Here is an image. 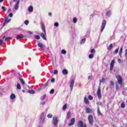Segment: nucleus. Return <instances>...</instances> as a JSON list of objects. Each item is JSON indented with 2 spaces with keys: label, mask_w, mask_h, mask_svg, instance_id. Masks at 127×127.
<instances>
[{
  "label": "nucleus",
  "mask_w": 127,
  "mask_h": 127,
  "mask_svg": "<svg viewBox=\"0 0 127 127\" xmlns=\"http://www.w3.org/2000/svg\"><path fill=\"white\" fill-rule=\"evenodd\" d=\"M3 1V0H0V2H2Z\"/></svg>",
  "instance_id": "obj_63"
},
{
  "label": "nucleus",
  "mask_w": 127,
  "mask_h": 127,
  "mask_svg": "<svg viewBox=\"0 0 127 127\" xmlns=\"http://www.w3.org/2000/svg\"><path fill=\"white\" fill-rule=\"evenodd\" d=\"M125 56L126 57V58L127 59V49L125 50Z\"/></svg>",
  "instance_id": "obj_51"
},
{
  "label": "nucleus",
  "mask_w": 127,
  "mask_h": 127,
  "mask_svg": "<svg viewBox=\"0 0 127 127\" xmlns=\"http://www.w3.org/2000/svg\"><path fill=\"white\" fill-rule=\"evenodd\" d=\"M51 82L52 83H54L55 82V79L54 78L52 79Z\"/></svg>",
  "instance_id": "obj_55"
},
{
  "label": "nucleus",
  "mask_w": 127,
  "mask_h": 127,
  "mask_svg": "<svg viewBox=\"0 0 127 127\" xmlns=\"http://www.w3.org/2000/svg\"><path fill=\"white\" fill-rule=\"evenodd\" d=\"M90 31H87L86 32V35H88V36H89L90 35Z\"/></svg>",
  "instance_id": "obj_49"
},
{
  "label": "nucleus",
  "mask_w": 127,
  "mask_h": 127,
  "mask_svg": "<svg viewBox=\"0 0 127 127\" xmlns=\"http://www.w3.org/2000/svg\"><path fill=\"white\" fill-rule=\"evenodd\" d=\"M54 75H57L58 74V71L57 70H55L54 72Z\"/></svg>",
  "instance_id": "obj_40"
},
{
  "label": "nucleus",
  "mask_w": 127,
  "mask_h": 127,
  "mask_svg": "<svg viewBox=\"0 0 127 127\" xmlns=\"http://www.w3.org/2000/svg\"><path fill=\"white\" fill-rule=\"evenodd\" d=\"M28 32L29 34H32V32L29 31Z\"/></svg>",
  "instance_id": "obj_60"
},
{
  "label": "nucleus",
  "mask_w": 127,
  "mask_h": 127,
  "mask_svg": "<svg viewBox=\"0 0 127 127\" xmlns=\"http://www.w3.org/2000/svg\"><path fill=\"white\" fill-rule=\"evenodd\" d=\"M75 81L73 79H71V82L69 83V86L70 87V91H72L73 87H74V83Z\"/></svg>",
  "instance_id": "obj_9"
},
{
  "label": "nucleus",
  "mask_w": 127,
  "mask_h": 127,
  "mask_svg": "<svg viewBox=\"0 0 127 127\" xmlns=\"http://www.w3.org/2000/svg\"><path fill=\"white\" fill-rule=\"evenodd\" d=\"M87 120L90 126H93V125H94V118H93L92 115H90L88 116Z\"/></svg>",
  "instance_id": "obj_2"
},
{
  "label": "nucleus",
  "mask_w": 127,
  "mask_h": 127,
  "mask_svg": "<svg viewBox=\"0 0 127 127\" xmlns=\"http://www.w3.org/2000/svg\"><path fill=\"white\" fill-rule=\"evenodd\" d=\"M54 26H56V27H58V26H59V24L57 22H56L54 23Z\"/></svg>",
  "instance_id": "obj_38"
},
{
  "label": "nucleus",
  "mask_w": 127,
  "mask_h": 127,
  "mask_svg": "<svg viewBox=\"0 0 127 127\" xmlns=\"http://www.w3.org/2000/svg\"><path fill=\"white\" fill-rule=\"evenodd\" d=\"M48 84H49L48 81H47V82L44 84V87L45 88H46V87H47V86H48Z\"/></svg>",
  "instance_id": "obj_42"
},
{
  "label": "nucleus",
  "mask_w": 127,
  "mask_h": 127,
  "mask_svg": "<svg viewBox=\"0 0 127 127\" xmlns=\"http://www.w3.org/2000/svg\"><path fill=\"white\" fill-rule=\"evenodd\" d=\"M46 98V95L44 94V95H43V96L41 98V100L42 101H43V100H44L45 98Z\"/></svg>",
  "instance_id": "obj_32"
},
{
  "label": "nucleus",
  "mask_w": 127,
  "mask_h": 127,
  "mask_svg": "<svg viewBox=\"0 0 127 127\" xmlns=\"http://www.w3.org/2000/svg\"><path fill=\"white\" fill-rule=\"evenodd\" d=\"M28 11L29 12H32V11H33V7L32 6H30L29 7Z\"/></svg>",
  "instance_id": "obj_19"
},
{
  "label": "nucleus",
  "mask_w": 127,
  "mask_h": 127,
  "mask_svg": "<svg viewBox=\"0 0 127 127\" xmlns=\"http://www.w3.org/2000/svg\"><path fill=\"white\" fill-rule=\"evenodd\" d=\"M97 95L98 96V99L100 100V99H102V94H101V87H99L97 92Z\"/></svg>",
  "instance_id": "obj_6"
},
{
  "label": "nucleus",
  "mask_w": 127,
  "mask_h": 127,
  "mask_svg": "<svg viewBox=\"0 0 127 127\" xmlns=\"http://www.w3.org/2000/svg\"><path fill=\"white\" fill-rule=\"evenodd\" d=\"M50 93L52 94H54V89H52L51 90V91H50Z\"/></svg>",
  "instance_id": "obj_41"
},
{
  "label": "nucleus",
  "mask_w": 127,
  "mask_h": 127,
  "mask_svg": "<svg viewBox=\"0 0 127 127\" xmlns=\"http://www.w3.org/2000/svg\"><path fill=\"white\" fill-rule=\"evenodd\" d=\"M119 82H116V90L117 91H119V89H120V88L119 87H120V85H119Z\"/></svg>",
  "instance_id": "obj_23"
},
{
  "label": "nucleus",
  "mask_w": 127,
  "mask_h": 127,
  "mask_svg": "<svg viewBox=\"0 0 127 127\" xmlns=\"http://www.w3.org/2000/svg\"><path fill=\"white\" fill-rule=\"evenodd\" d=\"M98 105H102V103L101 102H99Z\"/></svg>",
  "instance_id": "obj_62"
},
{
  "label": "nucleus",
  "mask_w": 127,
  "mask_h": 127,
  "mask_svg": "<svg viewBox=\"0 0 127 127\" xmlns=\"http://www.w3.org/2000/svg\"><path fill=\"white\" fill-rule=\"evenodd\" d=\"M88 57L89 59H93V58H94V55L92 54H90L89 55Z\"/></svg>",
  "instance_id": "obj_28"
},
{
  "label": "nucleus",
  "mask_w": 127,
  "mask_h": 127,
  "mask_svg": "<svg viewBox=\"0 0 127 127\" xmlns=\"http://www.w3.org/2000/svg\"><path fill=\"white\" fill-rule=\"evenodd\" d=\"M45 119V117H44V113H42L41 115L40 118V124H42V123L44 122Z\"/></svg>",
  "instance_id": "obj_7"
},
{
  "label": "nucleus",
  "mask_w": 127,
  "mask_h": 127,
  "mask_svg": "<svg viewBox=\"0 0 127 127\" xmlns=\"http://www.w3.org/2000/svg\"><path fill=\"white\" fill-rule=\"evenodd\" d=\"M118 62L119 63H121V62H122V60H121V59H119Z\"/></svg>",
  "instance_id": "obj_56"
},
{
  "label": "nucleus",
  "mask_w": 127,
  "mask_h": 127,
  "mask_svg": "<svg viewBox=\"0 0 127 127\" xmlns=\"http://www.w3.org/2000/svg\"><path fill=\"white\" fill-rule=\"evenodd\" d=\"M63 74H64V75H67V74H68V71L66 69H63Z\"/></svg>",
  "instance_id": "obj_22"
},
{
  "label": "nucleus",
  "mask_w": 127,
  "mask_h": 127,
  "mask_svg": "<svg viewBox=\"0 0 127 127\" xmlns=\"http://www.w3.org/2000/svg\"><path fill=\"white\" fill-rule=\"evenodd\" d=\"M28 93L29 94H35V92L34 90H28Z\"/></svg>",
  "instance_id": "obj_29"
},
{
  "label": "nucleus",
  "mask_w": 127,
  "mask_h": 127,
  "mask_svg": "<svg viewBox=\"0 0 127 127\" xmlns=\"http://www.w3.org/2000/svg\"><path fill=\"white\" fill-rule=\"evenodd\" d=\"M10 39V37H7L5 38V41H7V40H9Z\"/></svg>",
  "instance_id": "obj_54"
},
{
  "label": "nucleus",
  "mask_w": 127,
  "mask_h": 127,
  "mask_svg": "<svg viewBox=\"0 0 127 127\" xmlns=\"http://www.w3.org/2000/svg\"><path fill=\"white\" fill-rule=\"evenodd\" d=\"M86 112L87 114H90L92 112V110L89 108H86Z\"/></svg>",
  "instance_id": "obj_17"
},
{
  "label": "nucleus",
  "mask_w": 127,
  "mask_h": 127,
  "mask_svg": "<svg viewBox=\"0 0 127 127\" xmlns=\"http://www.w3.org/2000/svg\"><path fill=\"white\" fill-rule=\"evenodd\" d=\"M85 41H86V39H82L81 40V41H80V43H81V44H83V43H85Z\"/></svg>",
  "instance_id": "obj_34"
},
{
  "label": "nucleus",
  "mask_w": 127,
  "mask_h": 127,
  "mask_svg": "<svg viewBox=\"0 0 127 127\" xmlns=\"http://www.w3.org/2000/svg\"><path fill=\"white\" fill-rule=\"evenodd\" d=\"M49 15L50 16H52V13L51 12L49 13Z\"/></svg>",
  "instance_id": "obj_58"
},
{
  "label": "nucleus",
  "mask_w": 127,
  "mask_h": 127,
  "mask_svg": "<svg viewBox=\"0 0 127 127\" xmlns=\"http://www.w3.org/2000/svg\"><path fill=\"white\" fill-rule=\"evenodd\" d=\"M40 104H41V105H45V102H41Z\"/></svg>",
  "instance_id": "obj_57"
},
{
  "label": "nucleus",
  "mask_w": 127,
  "mask_h": 127,
  "mask_svg": "<svg viewBox=\"0 0 127 127\" xmlns=\"http://www.w3.org/2000/svg\"><path fill=\"white\" fill-rule=\"evenodd\" d=\"M10 99H11V100H14V99H15V95L12 93L10 96Z\"/></svg>",
  "instance_id": "obj_16"
},
{
  "label": "nucleus",
  "mask_w": 127,
  "mask_h": 127,
  "mask_svg": "<svg viewBox=\"0 0 127 127\" xmlns=\"http://www.w3.org/2000/svg\"><path fill=\"white\" fill-rule=\"evenodd\" d=\"M11 21V19H8V18H6L4 22V25L6 23H8V22H10Z\"/></svg>",
  "instance_id": "obj_14"
},
{
  "label": "nucleus",
  "mask_w": 127,
  "mask_h": 127,
  "mask_svg": "<svg viewBox=\"0 0 127 127\" xmlns=\"http://www.w3.org/2000/svg\"><path fill=\"white\" fill-rule=\"evenodd\" d=\"M48 118L49 119H52V115H51V114H48Z\"/></svg>",
  "instance_id": "obj_44"
},
{
  "label": "nucleus",
  "mask_w": 127,
  "mask_h": 127,
  "mask_svg": "<svg viewBox=\"0 0 127 127\" xmlns=\"http://www.w3.org/2000/svg\"><path fill=\"white\" fill-rule=\"evenodd\" d=\"M35 38L38 40L40 39V36H39V35H37L35 36Z\"/></svg>",
  "instance_id": "obj_46"
},
{
  "label": "nucleus",
  "mask_w": 127,
  "mask_h": 127,
  "mask_svg": "<svg viewBox=\"0 0 127 127\" xmlns=\"http://www.w3.org/2000/svg\"><path fill=\"white\" fill-rule=\"evenodd\" d=\"M84 126V123H83V121H79L78 124H77V127H82Z\"/></svg>",
  "instance_id": "obj_13"
},
{
  "label": "nucleus",
  "mask_w": 127,
  "mask_h": 127,
  "mask_svg": "<svg viewBox=\"0 0 127 127\" xmlns=\"http://www.w3.org/2000/svg\"><path fill=\"white\" fill-rule=\"evenodd\" d=\"M74 124H75V119L72 118L70 120V123L68 124V126L69 127H71V126L74 125Z\"/></svg>",
  "instance_id": "obj_11"
},
{
  "label": "nucleus",
  "mask_w": 127,
  "mask_h": 127,
  "mask_svg": "<svg viewBox=\"0 0 127 127\" xmlns=\"http://www.w3.org/2000/svg\"><path fill=\"white\" fill-rule=\"evenodd\" d=\"M88 99H89V100H93V97H92V96H91V95H89V96H88Z\"/></svg>",
  "instance_id": "obj_45"
},
{
  "label": "nucleus",
  "mask_w": 127,
  "mask_h": 127,
  "mask_svg": "<svg viewBox=\"0 0 127 127\" xmlns=\"http://www.w3.org/2000/svg\"><path fill=\"white\" fill-rule=\"evenodd\" d=\"M105 78H103L102 79V80H100V82H101V83H104V82H105Z\"/></svg>",
  "instance_id": "obj_48"
},
{
  "label": "nucleus",
  "mask_w": 127,
  "mask_h": 127,
  "mask_svg": "<svg viewBox=\"0 0 127 127\" xmlns=\"http://www.w3.org/2000/svg\"><path fill=\"white\" fill-rule=\"evenodd\" d=\"M41 26L43 31L44 32V33H41V36L43 38V39H44V40H46V37H45V35H46V31L45 30V26L44 25V24L42 22H41Z\"/></svg>",
  "instance_id": "obj_1"
},
{
  "label": "nucleus",
  "mask_w": 127,
  "mask_h": 127,
  "mask_svg": "<svg viewBox=\"0 0 127 127\" xmlns=\"http://www.w3.org/2000/svg\"><path fill=\"white\" fill-rule=\"evenodd\" d=\"M91 79V76H88V79L90 80Z\"/></svg>",
  "instance_id": "obj_64"
},
{
  "label": "nucleus",
  "mask_w": 127,
  "mask_h": 127,
  "mask_svg": "<svg viewBox=\"0 0 127 127\" xmlns=\"http://www.w3.org/2000/svg\"><path fill=\"white\" fill-rule=\"evenodd\" d=\"M113 44H111L109 46V47H108V49L109 50H111V49H112V48L113 47Z\"/></svg>",
  "instance_id": "obj_33"
},
{
  "label": "nucleus",
  "mask_w": 127,
  "mask_h": 127,
  "mask_svg": "<svg viewBox=\"0 0 127 127\" xmlns=\"http://www.w3.org/2000/svg\"><path fill=\"white\" fill-rule=\"evenodd\" d=\"M123 47H122L120 50L119 54L120 56H121V57H122V54L123 53Z\"/></svg>",
  "instance_id": "obj_20"
},
{
  "label": "nucleus",
  "mask_w": 127,
  "mask_h": 127,
  "mask_svg": "<svg viewBox=\"0 0 127 127\" xmlns=\"http://www.w3.org/2000/svg\"><path fill=\"white\" fill-rule=\"evenodd\" d=\"M3 43V40H0V45H1V44H2Z\"/></svg>",
  "instance_id": "obj_53"
},
{
  "label": "nucleus",
  "mask_w": 127,
  "mask_h": 127,
  "mask_svg": "<svg viewBox=\"0 0 127 127\" xmlns=\"http://www.w3.org/2000/svg\"><path fill=\"white\" fill-rule=\"evenodd\" d=\"M111 14H112V12L109 10V11H108L107 12H106V15L107 16H111Z\"/></svg>",
  "instance_id": "obj_25"
},
{
  "label": "nucleus",
  "mask_w": 127,
  "mask_h": 127,
  "mask_svg": "<svg viewBox=\"0 0 127 127\" xmlns=\"http://www.w3.org/2000/svg\"><path fill=\"white\" fill-rule=\"evenodd\" d=\"M96 52V51L95 50V49H92L91 50V53H95Z\"/></svg>",
  "instance_id": "obj_43"
},
{
  "label": "nucleus",
  "mask_w": 127,
  "mask_h": 127,
  "mask_svg": "<svg viewBox=\"0 0 127 127\" xmlns=\"http://www.w3.org/2000/svg\"><path fill=\"white\" fill-rule=\"evenodd\" d=\"M1 9H2L3 11H5V10H6L4 6L1 7Z\"/></svg>",
  "instance_id": "obj_52"
},
{
  "label": "nucleus",
  "mask_w": 127,
  "mask_h": 127,
  "mask_svg": "<svg viewBox=\"0 0 127 127\" xmlns=\"http://www.w3.org/2000/svg\"><path fill=\"white\" fill-rule=\"evenodd\" d=\"M120 48H118L117 49L115 52H114V54H118V53H119V50Z\"/></svg>",
  "instance_id": "obj_30"
},
{
  "label": "nucleus",
  "mask_w": 127,
  "mask_h": 127,
  "mask_svg": "<svg viewBox=\"0 0 127 127\" xmlns=\"http://www.w3.org/2000/svg\"><path fill=\"white\" fill-rule=\"evenodd\" d=\"M1 96H2V93H0V97H1Z\"/></svg>",
  "instance_id": "obj_61"
},
{
  "label": "nucleus",
  "mask_w": 127,
  "mask_h": 127,
  "mask_svg": "<svg viewBox=\"0 0 127 127\" xmlns=\"http://www.w3.org/2000/svg\"><path fill=\"white\" fill-rule=\"evenodd\" d=\"M66 109H67V104H64V106L63 107V110L64 111L65 110H66Z\"/></svg>",
  "instance_id": "obj_35"
},
{
  "label": "nucleus",
  "mask_w": 127,
  "mask_h": 127,
  "mask_svg": "<svg viewBox=\"0 0 127 127\" xmlns=\"http://www.w3.org/2000/svg\"><path fill=\"white\" fill-rule=\"evenodd\" d=\"M12 16H13V15L12 14V13H10L9 14V17H12Z\"/></svg>",
  "instance_id": "obj_50"
},
{
  "label": "nucleus",
  "mask_w": 127,
  "mask_h": 127,
  "mask_svg": "<svg viewBox=\"0 0 127 127\" xmlns=\"http://www.w3.org/2000/svg\"><path fill=\"white\" fill-rule=\"evenodd\" d=\"M121 107L122 109H125L126 105H125V102H123L121 103Z\"/></svg>",
  "instance_id": "obj_26"
},
{
  "label": "nucleus",
  "mask_w": 127,
  "mask_h": 127,
  "mask_svg": "<svg viewBox=\"0 0 127 127\" xmlns=\"http://www.w3.org/2000/svg\"><path fill=\"white\" fill-rule=\"evenodd\" d=\"M61 53H62V54H66V51H65V50H62Z\"/></svg>",
  "instance_id": "obj_37"
},
{
  "label": "nucleus",
  "mask_w": 127,
  "mask_h": 127,
  "mask_svg": "<svg viewBox=\"0 0 127 127\" xmlns=\"http://www.w3.org/2000/svg\"><path fill=\"white\" fill-rule=\"evenodd\" d=\"M73 23H77V18L76 17H74L73 19Z\"/></svg>",
  "instance_id": "obj_36"
},
{
  "label": "nucleus",
  "mask_w": 127,
  "mask_h": 127,
  "mask_svg": "<svg viewBox=\"0 0 127 127\" xmlns=\"http://www.w3.org/2000/svg\"><path fill=\"white\" fill-rule=\"evenodd\" d=\"M17 89H18V90H20V89H21L20 84H19V83H18L17 84Z\"/></svg>",
  "instance_id": "obj_31"
},
{
  "label": "nucleus",
  "mask_w": 127,
  "mask_h": 127,
  "mask_svg": "<svg viewBox=\"0 0 127 127\" xmlns=\"http://www.w3.org/2000/svg\"><path fill=\"white\" fill-rule=\"evenodd\" d=\"M116 78L118 84H119V85H123V78H122V76H121V75H117Z\"/></svg>",
  "instance_id": "obj_3"
},
{
  "label": "nucleus",
  "mask_w": 127,
  "mask_h": 127,
  "mask_svg": "<svg viewBox=\"0 0 127 127\" xmlns=\"http://www.w3.org/2000/svg\"><path fill=\"white\" fill-rule=\"evenodd\" d=\"M19 1H17L15 5V6L14 7V9H15L16 10H17V9H18V7H19Z\"/></svg>",
  "instance_id": "obj_12"
},
{
  "label": "nucleus",
  "mask_w": 127,
  "mask_h": 127,
  "mask_svg": "<svg viewBox=\"0 0 127 127\" xmlns=\"http://www.w3.org/2000/svg\"><path fill=\"white\" fill-rule=\"evenodd\" d=\"M110 84H111V85H112V86H114V85H115V83H114V81H110Z\"/></svg>",
  "instance_id": "obj_47"
},
{
  "label": "nucleus",
  "mask_w": 127,
  "mask_h": 127,
  "mask_svg": "<svg viewBox=\"0 0 127 127\" xmlns=\"http://www.w3.org/2000/svg\"><path fill=\"white\" fill-rule=\"evenodd\" d=\"M19 79L20 80L21 83H22V85H24L25 84V83L23 81V79H21V78L19 77Z\"/></svg>",
  "instance_id": "obj_27"
},
{
  "label": "nucleus",
  "mask_w": 127,
  "mask_h": 127,
  "mask_svg": "<svg viewBox=\"0 0 127 127\" xmlns=\"http://www.w3.org/2000/svg\"><path fill=\"white\" fill-rule=\"evenodd\" d=\"M115 62H116L115 61V60H113L111 61V64H110V71H113L114 66H115Z\"/></svg>",
  "instance_id": "obj_8"
},
{
  "label": "nucleus",
  "mask_w": 127,
  "mask_h": 127,
  "mask_svg": "<svg viewBox=\"0 0 127 127\" xmlns=\"http://www.w3.org/2000/svg\"><path fill=\"white\" fill-rule=\"evenodd\" d=\"M106 24L107 22H106V20H103L102 23L101 32H103V31H104V29H105V27H106Z\"/></svg>",
  "instance_id": "obj_5"
},
{
  "label": "nucleus",
  "mask_w": 127,
  "mask_h": 127,
  "mask_svg": "<svg viewBox=\"0 0 127 127\" xmlns=\"http://www.w3.org/2000/svg\"><path fill=\"white\" fill-rule=\"evenodd\" d=\"M97 114L98 116H102V113H101V111H100V107H98L97 108Z\"/></svg>",
  "instance_id": "obj_21"
},
{
  "label": "nucleus",
  "mask_w": 127,
  "mask_h": 127,
  "mask_svg": "<svg viewBox=\"0 0 127 127\" xmlns=\"http://www.w3.org/2000/svg\"><path fill=\"white\" fill-rule=\"evenodd\" d=\"M24 37V36L22 34H20L18 37H16L17 40H19L20 39H22Z\"/></svg>",
  "instance_id": "obj_15"
},
{
  "label": "nucleus",
  "mask_w": 127,
  "mask_h": 127,
  "mask_svg": "<svg viewBox=\"0 0 127 127\" xmlns=\"http://www.w3.org/2000/svg\"><path fill=\"white\" fill-rule=\"evenodd\" d=\"M11 11V9H9L8 10L7 12H10Z\"/></svg>",
  "instance_id": "obj_59"
},
{
  "label": "nucleus",
  "mask_w": 127,
  "mask_h": 127,
  "mask_svg": "<svg viewBox=\"0 0 127 127\" xmlns=\"http://www.w3.org/2000/svg\"><path fill=\"white\" fill-rule=\"evenodd\" d=\"M71 116V112H68L67 113V117H66V119L69 120L70 116Z\"/></svg>",
  "instance_id": "obj_24"
},
{
  "label": "nucleus",
  "mask_w": 127,
  "mask_h": 127,
  "mask_svg": "<svg viewBox=\"0 0 127 127\" xmlns=\"http://www.w3.org/2000/svg\"><path fill=\"white\" fill-rule=\"evenodd\" d=\"M38 46L39 47H40L41 48H42V49H43V50H44V49H45V46L41 43H39L38 44Z\"/></svg>",
  "instance_id": "obj_10"
},
{
  "label": "nucleus",
  "mask_w": 127,
  "mask_h": 127,
  "mask_svg": "<svg viewBox=\"0 0 127 127\" xmlns=\"http://www.w3.org/2000/svg\"><path fill=\"white\" fill-rule=\"evenodd\" d=\"M53 123L54 126L55 127L57 126L58 125V119L57 118V117H54L53 118Z\"/></svg>",
  "instance_id": "obj_4"
},
{
  "label": "nucleus",
  "mask_w": 127,
  "mask_h": 127,
  "mask_svg": "<svg viewBox=\"0 0 127 127\" xmlns=\"http://www.w3.org/2000/svg\"><path fill=\"white\" fill-rule=\"evenodd\" d=\"M84 103H85L86 105H88L89 104V100L87 97H84Z\"/></svg>",
  "instance_id": "obj_18"
},
{
  "label": "nucleus",
  "mask_w": 127,
  "mask_h": 127,
  "mask_svg": "<svg viewBox=\"0 0 127 127\" xmlns=\"http://www.w3.org/2000/svg\"><path fill=\"white\" fill-rule=\"evenodd\" d=\"M24 23L26 25H28V23H29V22L28 21V20H25L24 21Z\"/></svg>",
  "instance_id": "obj_39"
}]
</instances>
